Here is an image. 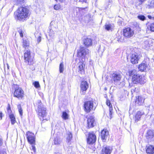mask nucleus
<instances>
[{"label": "nucleus", "instance_id": "obj_1", "mask_svg": "<svg viewBox=\"0 0 154 154\" xmlns=\"http://www.w3.org/2000/svg\"><path fill=\"white\" fill-rule=\"evenodd\" d=\"M29 10L26 7H20L14 13V17L16 20L23 21L29 16Z\"/></svg>", "mask_w": 154, "mask_h": 154}, {"label": "nucleus", "instance_id": "obj_2", "mask_svg": "<svg viewBox=\"0 0 154 154\" xmlns=\"http://www.w3.org/2000/svg\"><path fill=\"white\" fill-rule=\"evenodd\" d=\"M37 107V111L38 117L41 120L43 121L46 120V116L47 113L46 112V108L43 106L40 100H38L35 103Z\"/></svg>", "mask_w": 154, "mask_h": 154}, {"label": "nucleus", "instance_id": "obj_3", "mask_svg": "<svg viewBox=\"0 0 154 154\" xmlns=\"http://www.w3.org/2000/svg\"><path fill=\"white\" fill-rule=\"evenodd\" d=\"M129 74L130 76L132 77V82L133 84H142L146 82L143 76L137 73L136 71L134 70H130Z\"/></svg>", "mask_w": 154, "mask_h": 154}, {"label": "nucleus", "instance_id": "obj_4", "mask_svg": "<svg viewBox=\"0 0 154 154\" xmlns=\"http://www.w3.org/2000/svg\"><path fill=\"white\" fill-rule=\"evenodd\" d=\"M129 57L131 63L133 64H136L138 63V61L140 58V54L136 52L135 50H134L132 51Z\"/></svg>", "mask_w": 154, "mask_h": 154}, {"label": "nucleus", "instance_id": "obj_5", "mask_svg": "<svg viewBox=\"0 0 154 154\" xmlns=\"http://www.w3.org/2000/svg\"><path fill=\"white\" fill-rule=\"evenodd\" d=\"M84 107L85 111L87 112H89L90 111L94 110L95 108L94 106L93 100L85 102L84 104Z\"/></svg>", "mask_w": 154, "mask_h": 154}, {"label": "nucleus", "instance_id": "obj_6", "mask_svg": "<svg viewBox=\"0 0 154 154\" xmlns=\"http://www.w3.org/2000/svg\"><path fill=\"white\" fill-rule=\"evenodd\" d=\"M89 53V50L87 49L84 47L80 46V49L78 51L77 53L78 56L82 58V60H85V58L86 55Z\"/></svg>", "mask_w": 154, "mask_h": 154}, {"label": "nucleus", "instance_id": "obj_7", "mask_svg": "<svg viewBox=\"0 0 154 154\" xmlns=\"http://www.w3.org/2000/svg\"><path fill=\"white\" fill-rule=\"evenodd\" d=\"M24 59L26 63L28 64L32 65L33 63L34 59L30 55L29 51H27L24 54Z\"/></svg>", "mask_w": 154, "mask_h": 154}, {"label": "nucleus", "instance_id": "obj_8", "mask_svg": "<svg viewBox=\"0 0 154 154\" xmlns=\"http://www.w3.org/2000/svg\"><path fill=\"white\" fill-rule=\"evenodd\" d=\"M96 137L93 132H90L87 138V141L88 144H93L96 141Z\"/></svg>", "mask_w": 154, "mask_h": 154}, {"label": "nucleus", "instance_id": "obj_9", "mask_svg": "<svg viewBox=\"0 0 154 154\" xmlns=\"http://www.w3.org/2000/svg\"><path fill=\"white\" fill-rule=\"evenodd\" d=\"M24 95L23 91L21 88H18L15 90L14 94V97L20 99H22L24 97Z\"/></svg>", "mask_w": 154, "mask_h": 154}, {"label": "nucleus", "instance_id": "obj_10", "mask_svg": "<svg viewBox=\"0 0 154 154\" xmlns=\"http://www.w3.org/2000/svg\"><path fill=\"white\" fill-rule=\"evenodd\" d=\"M123 35L126 37L130 38L134 34V31L128 27L125 29L123 30Z\"/></svg>", "mask_w": 154, "mask_h": 154}, {"label": "nucleus", "instance_id": "obj_11", "mask_svg": "<svg viewBox=\"0 0 154 154\" xmlns=\"http://www.w3.org/2000/svg\"><path fill=\"white\" fill-rule=\"evenodd\" d=\"M111 80H112L115 82H119L121 80L122 76L119 73L115 72L111 74Z\"/></svg>", "mask_w": 154, "mask_h": 154}, {"label": "nucleus", "instance_id": "obj_12", "mask_svg": "<svg viewBox=\"0 0 154 154\" xmlns=\"http://www.w3.org/2000/svg\"><path fill=\"white\" fill-rule=\"evenodd\" d=\"M80 87V93L81 94H85L87 89L88 88V83L85 81H82L81 83Z\"/></svg>", "mask_w": 154, "mask_h": 154}, {"label": "nucleus", "instance_id": "obj_13", "mask_svg": "<svg viewBox=\"0 0 154 154\" xmlns=\"http://www.w3.org/2000/svg\"><path fill=\"white\" fill-rule=\"evenodd\" d=\"M146 137L148 142L154 140V132L150 130H148L146 134Z\"/></svg>", "mask_w": 154, "mask_h": 154}, {"label": "nucleus", "instance_id": "obj_14", "mask_svg": "<svg viewBox=\"0 0 154 154\" xmlns=\"http://www.w3.org/2000/svg\"><path fill=\"white\" fill-rule=\"evenodd\" d=\"M95 124L94 117L93 116H89L87 119V125L88 128H91L94 127Z\"/></svg>", "mask_w": 154, "mask_h": 154}, {"label": "nucleus", "instance_id": "obj_15", "mask_svg": "<svg viewBox=\"0 0 154 154\" xmlns=\"http://www.w3.org/2000/svg\"><path fill=\"white\" fill-rule=\"evenodd\" d=\"M27 138L28 141L31 144L35 143V137L34 134L29 132H28L26 134Z\"/></svg>", "mask_w": 154, "mask_h": 154}, {"label": "nucleus", "instance_id": "obj_16", "mask_svg": "<svg viewBox=\"0 0 154 154\" xmlns=\"http://www.w3.org/2000/svg\"><path fill=\"white\" fill-rule=\"evenodd\" d=\"M136 100L135 101L136 104L140 106L143 105L144 103L145 98L141 95H139L136 97Z\"/></svg>", "mask_w": 154, "mask_h": 154}, {"label": "nucleus", "instance_id": "obj_17", "mask_svg": "<svg viewBox=\"0 0 154 154\" xmlns=\"http://www.w3.org/2000/svg\"><path fill=\"white\" fill-rule=\"evenodd\" d=\"M112 148L109 146H104L101 151V154H110L112 151Z\"/></svg>", "mask_w": 154, "mask_h": 154}, {"label": "nucleus", "instance_id": "obj_18", "mask_svg": "<svg viewBox=\"0 0 154 154\" xmlns=\"http://www.w3.org/2000/svg\"><path fill=\"white\" fill-rule=\"evenodd\" d=\"M138 68L139 70L141 72H146L149 70L148 64L144 63L140 64Z\"/></svg>", "mask_w": 154, "mask_h": 154}, {"label": "nucleus", "instance_id": "obj_19", "mask_svg": "<svg viewBox=\"0 0 154 154\" xmlns=\"http://www.w3.org/2000/svg\"><path fill=\"white\" fill-rule=\"evenodd\" d=\"M109 135V132L106 129H103L102 131L101 136L103 141H105L108 137Z\"/></svg>", "mask_w": 154, "mask_h": 154}, {"label": "nucleus", "instance_id": "obj_20", "mask_svg": "<svg viewBox=\"0 0 154 154\" xmlns=\"http://www.w3.org/2000/svg\"><path fill=\"white\" fill-rule=\"evenodd\" d=\"M83 44L86 47H88L92 45V40L91 39L87 38L83 40Z\"/></svg>", "mask_w": 154, "mask_h": 154}, {"label": "nucleus", "instance_id": "obj_21", "mask_svg": "<svg viewBox=\"0 0 154 154\" xmlns=\"http://www.w3.org/2000/svg\"><path fill=\"white\" fill-rule=\"evenodd\" d=\"M144 114V112L142 111H139L137 112L135 116V121L137 122L140 120L141 116Z\"/></svg>", "mask_w": 154, "mask_h": 154}, {"label": "nucleus", "instance_id": "obj_22", "mask_svg": "<svg viewBox=\"0 0 154 154\" xmlns=\"http://www.w3.org/2000/svg\"><path fill=\"white\" fill-rule=\"evenodd\" d=\"M84 60H82V62H79L78 63V68L79 70V72L80 71L82 74V72H84V68L85 67V64L83 62L84 61Z\"/></svg>", "mask_w": 154, "mask_h": 154}, {"label": "nucleus", "instance_id": "obj_23", "mask_svg": "<svg viewBox=\"0 0 154 154\" xmlns=\"http://www.w3.org/2000/svg\"><path fill=\"white\" fill-rule=\"evenodd\" d=\"M66 142L69 143L72 139V133L69 131H67L66 134Z\"/></svg>", "mask_w": 154, "mask_h": 154}, {"label": "nucleus", "instance_id": "obj_24", "mask_svg": "<svg viewBox=\"0 0 154 154\" xmlns=\"http://www.w3.org/2000/svg\"><path fill=\"white\" fill-rule=\"evenodd\" d=\"M147 153L149 154L154 153V147L150 145L148 146L146 149Z\"/></svg>", "mask_w": 154, "mask_h": 154}, {"label": "nucleus", "instance_id": "obj_25", "mask_svg": "<svg viewBox=\"0 0 154 154\" xmlns=\"http://www.w3.org/2000/svg\"><path fill=\"white\" fill-rule=\"evenodd\" d=\"M23 47L26 48V47L29 46V43L28 42V41L26 39H23Z\"/></svg>", "mask_w": 154, "mask_h": 154}, {"label": "nucleus", "instance_id": "obj_26", "mask_svg": "<svg viewBox=\"0 0 154 154\" xmlns=\"http://www.w3.org/2000/svg\"><path fill=\"white\" fill-rule=\"evenodd\" d=\"M54 144L55 145L60 144L61 143V140L59 137H57L54 138Z\"/></svg>", "mask_w": 154, "mask_h": 154}, {"label": "nucleus", "instance_id": "obj_27", "mask_svg": "<svg viewBox=\"0 0 154 154\" xmlns=\"http://www.w3.org/2000/svg\"><path fill=\"white\" fill-rule=\"evenodd\" d=\"M61 117L64 120H66L68 119L69 115L66 111H64L62 112Z\"/></svg>", "mask_w": 154, "mask_h": 154}, {"label": "nucleus", "instance_id": "obj_28", "mask_svg": "<svg viewBox=\"0 0 154 154\" xmlns=\"http://www.w3.org/2000/svg\"><path fill=\"white\" fill-rule=\"evenodd\" d=\"M9 116L11 121V124H14L16 122L15 118L14 115L13 114H9Z\"/></svg>", "mask_w": 154, "mask_h": 154}, {"label": "nucleus", "instance_id": "obj_29", "mask_svg": "<svg viewBox=\"0 0 154 154\" xmlns=\"http://www.w3.org/2000/svg\"><path fill=\"white\" fill-rule=\"evenodd\" d=\"M35 37L36 38H37V42L38 43H39L41 41V37L40 35V34L39 33H35Z\"/></svg>", "mask_w": 154, "mask_h": 154}, {"label": "nucleus", "instance_id": "obj_30", "mask_svg": "<svg viewBox=\"0 0 154 154\" xmlns=\"http://www.w3.org/2000/svg\"><path fill=\"white\" fill-rule=\"evenodd\" d=\"M55 31L53 30L52 29H51L49 32V35L51 38H53L55 35Z\"/></svg>", "mask_w": 154, "mask_h": 154}, {"label": "nucleus", "instance_id": "obj_31", "mask_svg": "<svg viewBox=\"0 0 154 154\" xmlns=\"http://www.w3.org/2000/svg\"><path fill=\"white\" fill-rule=\"evenodd\" d=\"M64 65L63 63H60L59 66V71L60 73H63L64 71Z\"/></svg>", "mask_w": 154, "mask_h": 154}, {"label": "nucleus", "instance_id": "obj_32", "mask_svg": "<svg viewBox=\"0 0 154 154\" xmlns=\"http://www.w3.org/2000/svg\"><path fill=\"white\" fill-rule=\"evenodd\" d=\"M133 27L134 28H136V29L138 30H140V28L139 26V25L136 22H134L133 23Z\"/></svg>", "mask_w": 154, "mask_h": 154}, {"label": "nucleus", "instance_id": "obj_33", "mask_svg": "<svg viewBox=\"0 0 154 154\" xmlns=\"http://www.w3.org/2000/svg\"><path fill=\"white\" fill-rule=\"evenodd\" d=\"M137 18L138 19L142 21L145 20L146 18L145 16L143 15H139L137 16Z\"/></svg>", "mask_w": 154, "mask_h": 154}, {"label": "nucleus", "instance_id": "obj_34", "mask_svg": "<svg viewBox=\"0 0 154 154\" xmlns=\"http://www.w3.org/2000/svg\"><path fill=\"white\" fill-rule=\"evenodd\" d=\"M17 107L18 109V111L19 112V113L20 114V115L22 116L23 115V110L22 109L21 105H19L17 106Z\"/></svg>", "mask_w": 154, "mask_h": 154}, {"label": "nucleus", "instance_id": "obj_35", "mask_svg": "<svg viewBox=\"0 0 154 154\" xmlns=\"http://www.w3.org/2000/svg\"><path fill=\"white\" fill-rule=\"evenodd\" d=\"M148 8H152L154 7V1H152L151 2L149 5L147 6Z\"/></svg>", "mask_w": 154, "mask_h": 154}, {"label": "nucleus", "instance_id": "obj_36", "mask_svg": "<svg viewBox=\"0 0 154 154\" xmlns=\"http://www.w3.org/2000/svg\"><path fill=\"white\" fill-rule=\"evenodd\" d=\"M138 88H136L135 87H133L131 90V91L132 94L135 93V92H137L138 91Z\"/></svg>", "mask_w": 154, "mask_h": 154}, {"label": "nucleus", "instance_id": "obj_37", "mask_svg": "<svg viewBox=\"0 0 154 154\" xmlns=\"http://www.w3.org/2000/svg\"><path fill=\"white\" fill-rule=\"evenodd\" d=\"M9 68V66L8 64L7 63L6 65H4V69L5 72L6 71L7 72H8Z\"/></svg>", "mask_w": 154, "mask_h": 154}, {"label": "nucleus", "instance_id": "obj_38", "mask_svg": "<svg viewBox=\"0 0 154 154\" xmlns=\"http://www.w3.org/2000/svg\"><path fill=\"white\" fill-rule=\"evenodd\" d=\"M149 29L151 31L154 32V23L150 24L149 26Z\"/></svg>", "mask_w": 154, "mask_h": 154}, {"label": "nucleus", "instance_id": "obj_39", "mask_svg": "<svg viewBox=\"0 0 154 154\" xmlns=\"http://www.w3.org/2000/svg\"><path fill=\"white\" fill-rule=\"evenodd\" d=\"M111 25L110 24H106L105 25V29L107 30H109L111 29Z\"/></svg>", "mask_w": 154, "mask_h": 154}, {"label": "nucleus", "instance_id": "obj_40", "mask_svg": "<svg viewBox=\"0 0 154 154\" xmlns=\"http://www.w3.org/2000/svg\"><path fill=\"white\" fill-rule=\"evenodd\" d=\"M34 86L36 88H38L40 87V85L39 83L38 82H35L33 83Z\"/></svg>", "mask_w": 154, "mask_h": 154}, {"label": "nucleus", "instance_id": "obj_41", "mask_svg": "<svg viewBox=\"0 0 154 154\" xmlns=\"http://www.w3.org/2000/svg\"><path fill=\"white\" fill-rule=\"evenodd\" d=\"M24 0H15L16 2L18 5H22V3H24Z\"/></svg>", "mask_w": 154, "mask_h": 154}, {"label": "nucleus", "instance_id": "obj_42", "mask_svg": "<svg viewBox=\"0 0 154 154\" xmlns=\"http://www.w3.org/2000/svg\"><path fill=\"white\" fill-rule=\"evenodd\" d=\"M106 105L108 106L109 107H112V105L111 103L110 100H107L106 102Z\"/></svg>", "mask_w": 154, "mask_h": 154}, {"label": "nucleus", "instance_id": "obj_43", "mask_svg": "<svg viewBox=\"0 0 154 154\" xmlns=\"http://www.w3.org/2000/svg\"><path fill=\"white\" fill-rule=\"evenodd\" d=\"M7 110L8 113H9V114H10L11 113V110L10 105L9 104H8V107L7 108Z\"/></svg>", "mask_w": 154, "mask_h": 154}, {"label": "nucleus", "instance_id": "obj_44", "mask_svg": "<svg viewBox=\"0 0 154 154\" xmlns=\"http://www.w3.org/2000/svg\"><path fill=\"white\" fill-rule=\"evenodd\" d=\"M60 8V6L59 5H54V9L56 10H58Z\"/></svg>", "mask_w": 154, "mask_h": 154}, {"label": "nucleus", "instance_id": "obj_45", "mask_svg": "<svg viewBox=\"0 0 154 154\" xmlns=\"http://www.w3.org/2000/svg\"><path fill=\"white\" fill-rule=\"evenodd\" d=\"M31 149V150H32L33 151L34 153H35L36 152V149L34 146L33 145L32 146Z\"/></svg>", "mask_w": 154, "mask_h": 154}, {"label": "nucleus", "instance_id": "obj_46", "mask_svg": "<svg viewBox=\"0 0 154 154\" xmlns=\"http://www.w3.org/2000/svg\"><path fill=\"white\" fill-rule=\"evenodd\" d=\"M18 32L19 33L20 36L21 37H23V31L21 30L20 29L19 30H18Z\"/></svg>", "mask_w": 154, "mask_h": 154}, {"label": "nucleus", "instance_id": "obj_47", "mask_svg": "<svg viewBox=\"0 0 154 154\" xmlns=\"http://www.w3.org/2000/svg\"><path fill=\"white\" fill-rule=\"evenodd\" d=\"M87 0H79V1L80 2H85V4L87 5H88V3L87 2Z\"/></svg>", "mask_w": 154, "mask_h": 154}, {"label": "nucleus", "instance_id": "obj_48", "mask_svg": "<svg viewBox=\"0 0 154 154\" xmlns=\"http://www.w3.org/2000/svg\"><path fill=\"white\" fill-rule=\"evenodd\" d=\"M0 154H7V153L5 151L1 150L0 151Z\"/></svg>", "mask_w": 154, "mask_h": 154}, {"label": "nucleus", "instance_id": "obj_49", "mask_svg": "<svg viewBox=\"0 0 154 154\" xmlns=\"http://www.w3.org/2000/svg\"><path fill=\"white\" fill-rule=\"evenodd\" d=\"M109 112H110V115H112V107H109Z\"/></svg>", "mask_w": 154, "mask_h": 154}, {"label": "nucleus", "instance_id": "obj_50", "mask_svg": "<svg viewBox=\"0 0 154 154\" xmlns=\"http://www.w3.org/2000/svg\"><path fill=\"white\" fill-rule=\"evenodd\" d=\"M3 144L2 139L0 137V146H1Z\"/></svg>", "mask_w": 154, "mask_h": 154}, {"label": "nucleus", "instance_id": "obj_51", "mask_svg": "<svg viewBox=\"0 0 154 154\" xmlns=\"http://www.w3.org/2000/svg\"><path fill=\"white\" fill-rule=\"evenodd\" d=\"M2 112H0V120H1L2 119Z\"/></svg>", "mask_w": 154, "mask_h": 154}, {"label": "nucleus", "instance_id": "obj_52", "mask_svg": "<svg viewBox=\"0 0 154 154\" xmlns=\"http://www.w3.org/2000/svg\"><path fill=\"white\" fill-rule=\"evenodd\" d=\"M87 8V7H86L85 8H80V9H81V10H84L85 9Z\"/></svg>", "mask_w": 154, "mask_h": 154}, {"label": "nucleus", "instance_id": "obj_53", "mask_svg": "<svg viewBox=\"0 0 154 154\" xmlns=\"http://www.w3.org/2000/svg\"><path fill=\"white\" fill-rule=\"evenodd\" d=\"M148 18L149 19H151L152 18V17L151 16H150V15H148Z\"/></svg>", "mask_w": 154, "mask_h": 154}, {"label": "nucleus", "instance_id": "obj_54", "mask_svg": "<svg viewBox=\"0 0 154 154\" xmlns=\"http://www.w3.org/2000/svg\"><path fill=\"white\" fill-rule=\"evenodd\" d=\"M140 2H144L145 0H139Z\"/></svg>", "mask_w": 154, "mask_h": 154}, {"label": "nucleus", "instance_id": "obj_55", "mask_svg": "<svg viewBox=\"0 0 154 154\" xmlns=\"http://www.w3.org/2000/svg\"><path fill=\"white\" fill-rule=\"evenodd\" d=\"M63 0H59V1L61 2H63Z\"/></svg>", "mask_w": 154, "mask_h": 154}, {"label": "nucleus", "instance_id": "obj_56", "mask_svg": "<svg viewBox=\"0 0 154 154\" xmlns=\"http://www.w3.org/2000/svg\"><path fill=\"white\" fill-rule=\"evenodd\" d=\"M30 154H33V152H29ZM35 153L34 154H35Z\"/></svg>", "mask_w": 154, "mask_h": 154}, {"label": "nucleus", "instance_id": "obj_57", "mask_svg": "<svg viewBox=\"0 0 154 154\" xmlns=\"http://www.w3.org/2000/svg\"><path fill=\"white\" fill-rule=\"evenodd\" d=\"M153 122L154 123V118L153 119Z\"/></svg>", "mask_w": 154, "mask_h": 154}, {"label": "nucleus", "instance_id": "obj_58", "mask_svg": "<svg viewBox=\"0 0 154 154\" xmlns=\"http://www.w3.org/2000/svg\"><path fill=\"white\" fill-rule=\"evenodd\" d=\"M55 1H56L57 2H58V1H59V0H55Z\"/></svg>", "mask_w": 154, "mask_h": 154}, {"label": "nucleus", "instance_id": "obj_59", "mask_svg": "<svg viewBox=\"0 0 154 154\" xmlns=\"http://www.w3.org/2000/svg\"><path fill=\"white\" fill-rule=\"evenodd\" d=\"M105 90H106V88H105Z\"/></svg>", "mask_w": 154, "mask_h": 154}, {"label": "nucleus", "instance_id": "obj_60", "mask_svg": "<svg viewBox=\"0 0 154 154\" xmlns=\"http://www.w3.org/2000/svg\"><path fill=\"white\" fill-rule=\"evenodd\" d=\"M136 50H137V49H136V50H135V51L137 52L136 51Z\"/></svg>", "mask_w": 154, "mask_h": 154}]
</instances>
